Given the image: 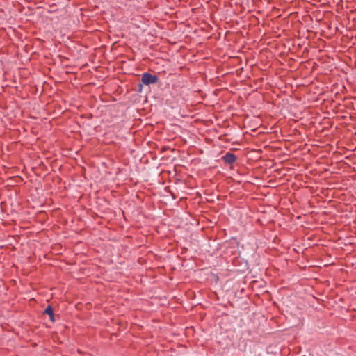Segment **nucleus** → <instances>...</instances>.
<instances>
[{
    "label": "nucleus",
    "mask_w": 356,
    "mask_h": 356,
    "mask_svg": "<svg viewBox=\"0 0 356 356\" xmlns=\"http://www.w3.org/2000/svg\"><path fill=\"white\" fill-rule=\"evenodd\" d=\"M159 80V78L152 75L150 73L145 72L142 75L141 81L145 85H149L151 83H156Z\"/></svg>",
    "instance_id": "obj_1"
},
{
    "label": "nucleus",
    "mask_w": 356,
    "mask_h": 356,
    "mask_svg": "<svg viewBox=\"0 0 356 356\" xmlns=\"http://www.w3.org/2000/svg\"><path fill=\"white\" fill-rule=\"evenodd\" d=\"M236 156L232 153H227L222 156L223 161L227 164H232L236 161Z\"/></svg>",
    "instance_id": "obj_2"
},
{
    "label": "nucleus",
    "mask_w": 356,
    "mask_h": 356,
    "mask_svg": "<svg viewBox=\"0 0 356 356\" xmlns=\"http://www.w3.org/2000/svg\"><path fill=\"white\" fill-rule=\"evenodd\" d=\"M44 313L47 314V315H49V319H50V321L51 322H54L55 321L54 310H53V308L51 307V305H48L47 307V308L45 309Z\"/></svg>",
    "instance_id": "obj_3"
}]
</instances>
